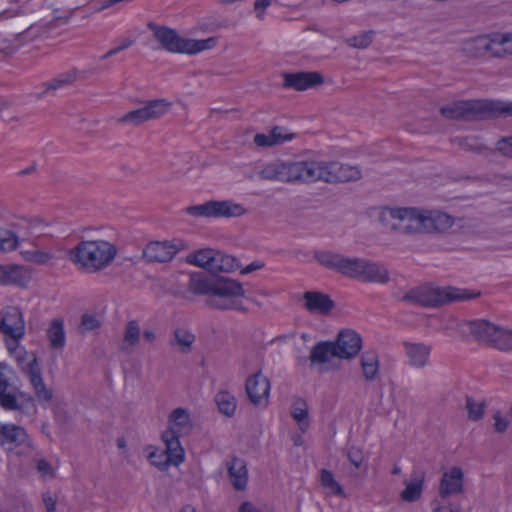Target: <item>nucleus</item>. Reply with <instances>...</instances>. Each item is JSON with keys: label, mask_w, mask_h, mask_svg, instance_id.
Returning a JSON list of instances; mask_svg holds the SVG:
<instances>
[{"label": "nucleus", "mask_w": 512, "mask_h": 512, "mask_svg": "<svg viewBox=\"0 0 512 512\" xmlns=\"http://www.w3.org/2000/svg\"><path fill=\"white\" fill-rule=\"evenodd\" d=\"M117 247L106 240H81L68 250V260L85 273H98L106 269L116 258Z\"/></svg>", "instance_id": "obj_1"}, {"label": "nucleus", "mask_w": 512, "mask_h": 512, "mask_svg": "<svg viewBox=\"0 0 512 512\" xmlns=\"http://www.w3.org/2000/svg\"><path fill=\"white\" fill-rule=\"evenodd\" d=\"M479 296L480 292L451 286H421L408 291L402 297V301L422 307H438L449 302L471 300Z\"/></svg>", "instance_id": "obj_2"}, {"label": "nucleus", "mask_w": 512, "mask_h": 512, "mask_svg": "<svg viewBox=\"0 0 512 512\" xmlns=\"http://www.w3.org/2000/svg\"><path fill=\"white\" fill-rule=\"evenodd\" d=\"M147 27L152 31L154 38L159 42L161 48L170 53L194 55L211 49L217 44L216 37L201 40L189 39L181 37L175 29L167 26H160L150 22Z\"/></svg>", "instance_id": "obj_3"}, {"label": "nucleus", "mask_w": 512, "mask_h": 512, "mask_svg": "<svg viewBox=\"0 0 512 512\" xmlns=\"http://www.w3.org/2000/svg\"><path fill=\"white\" fill-rule=\"evenodd\" d=\"M245 296L242 284L228 277L215 279L212 293L206 299V305L216 310H236L247 313L241 298Z\"/></svg>", "instance_id": "obj_4"}, {"label": "nucleus", "mask_w": 512, "mask_h": 512, "mask_svg": "<svg viewBox=\"0 0 512 512\" xmlns=\"http://www.w3.org/2000/svg\"><path fill=\"white\" fill-rule=\"evenodd\" d=\"M362 173L357 166L340 162L306 161V182L318 180L326 183H345L358 181Z\"/></svg>", "instance_id": "obj_5"}, {"label": "nucleus", "mask_w": 512, "mask_h": 512, "mask_svg": "<svg viewBox=\"0 0 512 512\" xmlns=\"http://www.w3.org/2000/svg\"><path fill=\"white\" fill-rule=\"evenodd\" d=\"M422 211L414 207L383 208L379 221L382 225L401 234L422 233Z\"/></svg>", "instance_id": "obj_6"}, {"label": "nucleus", "mask_w": 512, "mask_h": 512, "mask_svg": "<svg viewBox=\"0 0 512 512\" xmlns=\"http://www.w3.org/2000/svg\"><path fill=\"white\" fill-rule=\"evenodd\" d=\"M261 180L279 181L284 183L306 182V161L282 162L274 161L266 164L258 171Z\"/></svg>", "instance_id": "obj_7"}, {"label": "nucleus", "mask_w": 512, "mask_h": 512, "mask_svg": "<svg viewBox=\"0 0 512 512\" xmlns=\"http://www.w3.org/2000/svg\"><path fill=\"white\" fill-rule=\"evenodd\" d=\"M315 260L325 268L333 270L343 276L359 279L363 258H351L333 251H315Z\"/></svg>", "instance_id": "obj_8"}, {"label": "nucleus", "mask_w": 512, "mask_h": 512, "mask_svg": "<svg viewBox=\"0 0 512 512\" xmlns=\"http://www.w3.org/2000/svg\"><path fill=\"white\" fill-rule=\"evenodd\" d=\"M184 211L196 218H233L246 213L242 205L230 200H210L203 204L188 206Z\"/></svg>", "instance_id": "obj_9"}, {"label": "nucleus", "mask_w": 512, "mask_h": 512, "mask_svg": "<svg viewBox=\"0 0 512 512\" xmlns=\"http://www.w3.org/2000/svg\"><path fill=\"white\" fill-rule=\"evenodd\" d=\"M0 446L14 451L16 455H29L34 444L26 430L15 424H0Z\"/></svg>", "instance_id": "obj_10"}, {"label": "nucleus", "mask_w": 512, "mask_h": 512, "mask_svg": "<svg viewBox=\"0 0 512 512\" xmlns=\"http://www.w3.org/2000/svg\"><path fill=\"white\" fill-rule=\"evenodd\" d=\"M440 112L448 119H488L487 100L457 101L441 107Z\"/></svg>", "instance_id": "obj_11"}, {"label": "nucleus", "mask_w": 512, "mask_h": 512, "mask_svg": "<svg viewBox=\"0 0 512 512\" xmlns=\"http://www.w3.org/2000/svg\"><path fill=\"white\" fill-rule=\"evenodd\" d=\"M162 440L165 444V450L149 454L151 464L160 470L167 469L170 465L179 466L184 462L185 451L179 440L175 439L173 432H163Z\"/></svg>", "instance_id": "obj_12"}, {"label": "nucleus", "mask_w": 512, "mask_h": 512, "mask_svg": "<svg viewBox=\"0 0 512 512\" xmlns=\"http://www.w3.org/2000/svg\"><path fill=\"white\" fill-rule=\"evenodd\" d=\"M170 108L171 103L164 99L150 100L144 106L129 111L122 117L118 118V122L138 126L144 122L162 117L170 110Z\"/></svg>", "instance_id": "obj_13"}, {"label": "nucleus", "mask_w": 512, "mask_h": 512, "mask_svg": "<svg viewBox=\"0 0 512 512\" xmlns=\"http://www.w3.org/2000/svg\"><path fill=\"white\" fill-rule=\"evenodd\" d=\"M185 248L186 244L182 240L151 241L144 247L142 257L148 263H166Z\"/></svg>", "instance_id": "obj_14"}, {"label": "nucleus", "mask_w": 512, "mask_h": 512, "mask_svg": "<svg viewBox=\"0 0 512 512\" xmlns=\"http://www.w3.org/2000/svg\"><path fill=\"white\" fill-rule=\"evenodd\" d=\"M0 333L13 341H20L25 335V321L17 306H6L0 310Z\"/></svg>", "instance_id": "obj_15"}, {"label": "nucleus", "mask_w": 512, "mask_h": 512, "mask_svg": "<svg viewBox=\"0 0 512 512\" xmlns=\"http://www.w3.org/2000/svg\"><path fill=\"white\" fill-rule=\"evenodd\" d=\"M24 371L28 376L37 402L43 407L48 406L53 400L54 393L52 388L48 387L43 380L41 367L36 356L27 364Z\"/></svg>", "instance_id": "obj_16"}, {"label": "nucleus", "mask_w": 512, "mask_h": 512, "mask_svg": "<svg viewBox=\"0 0 512 512\" xmlns=\"http://www.w3.org/2000/svg\"><path fill=\"white\" fill-rule=\"evenodd\" d=\"M333 346L337 352V358L350 360L359 354L362 348V338L354 330H343L339 332Z\"/></svg>", "instance_id": "obj_17"}, {"label": "nucleus", "mask_w": 512, "mask_h": 512, "mask_svg": "<svg viewBox=\"0 0 512 512\" xmlns=\"http://www.w3.org/2000/svg\"><path fill=\"white\" fill-rule=\"evenodd\" d=\"M245 390L252 404L259 406L267 404L270 393V381L262 375L261 371L249 376L246 380Z\"/></svg>", "instance_id": "obj_18"}, {"label": "nucleus", "mask_w": 512, "mask_h": 512, "mask_svg": "<svg viewBox=\"0 0 512 512\" xmlns=\"http://www.w3.org/2000/svg\"><path fill=\"white\" fill-rule=\"evenodd\" d=\"M494 37L483 35L465 40L462 43L460 52L472 59L481 58L486 55L494 57Z\"/></svg>", "instance_id": "obj_19"}, {"label": "nucleus", "mask_w": 512, "mask_h": 512, "mask_svg": "<svg viewBox=\"0 0 512 512\" xmlns=\"http://www.w3.org/2000/svg\"><path fill=\"white\" fill-rule=\"evenodd\" d=\"M324 83V78L317 71L285 73L283 86L296 91H304Z\"/></svg>", "instance_id": "obj_20"}, {"label": "nucleus", "mask_w": 512, "mask_h": 512, "mask_svg": "<svg viewBox=\"0 0 512 512\" xmlns=\"http://www.w3.org/2000/svg\"><path fill=\"white\" fill-rule=\"evenodd\" d=\"M30 280L31 270L29 268L16 264H0V285L24 288L27 287Z\"/></svg>", "instance_id": "obj_21"}, {"label": "nucleus", "mask_w": 512, "mask_h": 512, "mask_svg": "<svg viewBox=\"0 0 512 512\" xmlns=\"http://www.w3.org/2000/svg\"><path fill=\"white\" fill-rule=\"evenodd\" d=\"M464 474L461 468L452 467L449 471L444 472L439 484V496L442 499L463 492Z\"/></svg>", "instance_id": "obj_22"}, {"label": "nucleus", "mask_w": 512, "mask_h": 512, "mask_svg": "<svg viewBox=\"0 0 512 512\" xmlns=\"http://www.w3.org/2000/svg\"><path fill=\"white\" fill-rule=\"evenodd\" d=\"M421 221L422 233H442L454 224L451 216L439 211H422Z\"/></svg>", "instance_id": "obj_23"}, {"label": "nucleus", "mask_w": 512, "mask_h": 512, "mask_svg": "<svg viewBox=\"0 0 512 512\" xmlns=\"http://www.w3.org/2000/svg\"><path fill=\"white\" fill-rule=\"evenodd\" d=\"M303 299L305 308L311 313L327 315L335 307L330 296L321 292L307 291L303 294Z\"/></svg>", "instance_id": "obj_24"}, {"label": "nucleus", "mask_w": 512, "mask_h": 512, "mask_svg": "<svg viewBox=\"0 0 512 512\" xmlns=\"http://www.w3.org/2000/svg\"><path fill=\"white\" fill-rule=\"evenodd\" d=\"M405 354L411 366L422 368L427 365L431 346L424 343L403 342Z\"/></svg>", "instance_id": "obj_25"}, {"label": "nucleus", "mask_w": 512, "mask_h": 512, "mask_svg": "<svg viewBox=\"0 0 512 512\" xmlns=\"http://www.w3.org/2000/svg\"><path fill=\"white\" fill-rule=\"evenodd\" d=\"M228 475L233 487L236 490H244L247 486L248 472L243 459L233 457L226 463Z\"/></svg>", "instance_id": "obj_26"}, {"label": "nucleus", "mask_w": 512, "mask_h": 512, "mask_svg": "<svg viewBox=\"0 0 512 512\" xmlns=\"http://www.w3.org/2000/svg\"><path fill=\"white\" fill-rule=\"evenodd\" d=\"M169 428L164 432H173L175 439L188 434L192 429V423L188 412L184 408H176L169 417Z\"/></svg>", "instance_id": "obj_27"}, {"label": "nucleus", "mask_w": 512, "mask_h": 512, "mask_svg": "<svg viewBox=\"0 0 512 512\" xmlns=\"http://www.w3.org/2000/svg\"><path fill=\"white\" fill-rule=\"evenodd\" d=\"M359 280L384 284L389 281V273L383 265L363 259Z\"/></svg>", "instance_id": "obj_28"}, {"label": "nucleus", "mask_w": 512, "mask_h": 512, "mask_svg": "<svg viewBox=\"0 0 512 512\" xmlns=\"http://www.w3.org/2000/svg\"><path fill=\"white\" fill-rule=\"evenodd\" d=\"M335 357L337 358V352L332 341L318 342L310 351V366L326 364Z\"/></svg>", "instance_id": "obj_29"}, {"label": "nucleus", "mask_w": 512, "mask_h": 512, "mask_svg": "<svg viewBox=\"0 0 512 512\" xmlns=\"http://www.w3.org/2000/svg\"><path fill=\"white\" fill-rule=\"evenodd\" d=\"M76 78L77 71L75 69L62 73L50 81L42 83L39 88L43 89L39 92H34L33 96L36 99H42L49 92L56 91L59 88L72 84Z\"/></svg>", "instance_id": "obj_30"}, {"label": "nucleus", "mask_w": 512, "mask_h": 512, "mask_svg": "<svg viewBox=\"0 0 512 512\" xmlns=\"http://www.w3.org/2000/svg\"><path fill=\"white\" fill-rule=\"evenodd\" d=\"M411 477L409 482H405L406 487L401 492V498L406 502H415L421 497L425 473L422 470H414Z\"/></svg>", "instance_id": "obj_31"}, {"label": "nucleus", "mask_w": 512, "mask_h": 512, "mask_svg": "<svg viewBox=\"0 0 512 512\" xmlns=\"http://www.w3.org/2000/svg\"><path fill=\"white\" fill-rule=\"evenodd\" d=\"M360 367L366 381L372 382L379 375L380 360L376 351H365L360 357Z\"/></svg>", "instance_id": "obj_32"}, {"label": "nucleus", "mask_w": 512, "mask_h": 512, "mask_svg": "<svg viewBox=\"0 0 512 512\" xmlns=\"http://www.w3.org/2000/svg\"><path fill=\"white\" fill-rule=\"evenodd\" d=\"M215 279L204 273H193L190 275L187 285L188 290L194 295H211Z\"/></svg>", "instance_id": "obj_33"}, {"label": "nucleus", "mask_w": 512, "mask_h": 512, "mask_svg": "<svg viewBox=\"0 0 512 512\" xmlns=\"http://www.w3.org/2000/svg\"><path fill=\"white\" fill-rule=\"evenodd\" d=\"M46 335L52 349L62 350L66 343L64 321L59 318L51 320Z\"/></svg>", "instance_id": "obj_34"}, {"label": "nucleus", "mask_w": 512, "mask_h": 512, "mask_svg": "<svg viewBox=\"0 0 512 512\" xmlns=\"http://www.w3.org/2000/svg\"><path fill=\"white\" fill-rule=\"evenodd\" d=\"M240 268V264L232 255L225 254L215 250L212 273L225 272L229 273Z\"/></svg>", "instance_id": "obj_35"}, {"label": "nucleus", "mask_w": 512, "mask_h": 512, "mask_svg": "<svg viewBox=\"0 0 512 512\" xmlns=\"http://www.w3.org/2000/svg\"><path fill=\"white\" fill-rule=\"evenodd\" d=\"M497 326L485 321L478 320L471 322L470 331L480 341L489 342L492 344Z\"/></svg>", "instance_id": "obj_36"}, {"label": "nucleus", "mask_w": 512, "mask_h": 512, "mask_svg": "<svg viewBox=\"0 0 512 512\" xmlns=\"http://www.w3.org/2000/svg\"><path fill=\"white\" fill-rule=\"evenodd\" d=\"M291 416L297 422L300 430L306 432L309 427L308 405L302 398H297L291 406Z\"/></svg>", "instance_id": "obj_37"}, {"label": "nucleus", "mask_w": 512, "mask_h": 512, "mask_svg": "<svg viewBox=\"0 0 512 512\" xmlns=\"http://www.w3.org/2000/svg\"><path fill=\"white\" fill-rule=\"evenodd\" d=\"M215 250L207 248L195 251L187 256V262L212 271Z\"/></svg>", "instance_id": "obj_38"}, {"label": "nucleus", "mask_w": 512, "mask_h": 512, "mask_svg": "<svg viewBox=\"0 0 512 512\" xmlns=\"http://www.w3.org/2000/svg\"><path fill=\"white\" fill-rule=\"evenodd\" d=\"M215 403L219 411L231 417L234 415L237 404L235 397L228 391H220L215 395Z\"/></svg>", "instance_id": "obj_39"}, {"label": "nucleus", "mask_w": 512, "mask_h": 512, "mask_svg": "<svg viewBox=\"0 0 512 512\" xmlns=\"http://www.w3.org/2000/svg\"><path fill=\"white\" fill-rule=\"evenodd\" d=\"M494 37V57H504L512 55V33H506L501 36Z\"/></svg>", "instance_id": "obj_40"}, {"label": "nucleus", "mask_w": 512, "mask_h": 512, "mask_svg": "<svg viewBox=\"0 0 512 512\" xmlns=\"http://www.w3.org/2000/svg\"><path fill=\"white\" fill-rule=\"evenodd\" d=\"M488 118H496L499 116H512V101H494L487 100Z\"/></svg>", "instance_id": "obj_41"}, {"label": "nucleus", "mask_w": 512, "mask_h": 512, "mask_svg": "<svg viewBox=\"0 0 512 512\" xmlns=\"http://www.w3.org/2000/svg\"><path fill=\"white\" fill-rule=\"evenodd\" d=\"M21 255L25 261L37 265H46L54 257L51 252L44 250H25L21 251Z\"/></svg>", "instance_id": "obj_42"}, {"label": "nucleus", "mask_w": 512, "mask_h": 512, "mask_svg": "<svg viewBox=\"0 0 512 512\" xmlns=\"http://www.w3.org/2000/svg\"><path fill=\"white\" fill-rule=\"evenodd\" d=\"M320 480L321 485L324 488L329 489L331 493L340 497H345V492L342 486L334 479L331 471L322 469L320 472Z\"/></svg>", "instance_id": "obj_43"}, {"label": "nucleus", "mask_w": 512, "mask_h": 512, "mask_svg": "<svg viewBox=\"0 0 512 512\" xmlns=\"http://www.w3.org/2000/svg\"><path fill=\"white\" fill-rule=\"evenodd\" d=\"M492 344L501 350L512 349V330H506L497 326Z\"/></svg>", "instance_id": "obj_44"}, {"label": "nucleus", "mask_w": 512, "mask_h": 512, "mask_svg": "<svg viewBox=\"0 0 512 512\" xmlns=\"http://www.w3.org/2000/svg\"><path fill=\"white\" fill-rule=\"evenodd\" d=\"M175 343L179 346L181 352L188 353L191 351V346L195 341V336L184 329H176L174 331Z\"/></svg>", "instance_id": "obj_45"}, {"label": "nucleus", "mask_w": 512, "mask_h": 512, "mask_svg": "<svg viewBox=\"0 0 512 512\" xmlns=\"http://www.w3.org/2000/svg\"><path fill=\"white\" fill-rule=\"evenodd\" d=\"M373 34V31H364L358 35L345 39V43L356 49H365L372 43Z\"/></svg>", "instance_id": "obj_46"}, {"label": "nucleus", "mask_w": 512, "mask_h": 512, "mask_svg": "<svg viewBox=\"0 0 512 512\" xmlns=\"http://www.w3.org/2000/svg\"><path fill=\"white\" fill-rule=\"evenodd\" d=\"M140 326L138 321L130 320L126 323L124 331V342L130 346H136L140 340Z\"/></svg>", "instance_id": "obj_47"}, {"label": "nucleus", "mask_w": 512, "mask_h": 512, "mask_svg": "<svg viewBox=\"0 0 512 512\" xmlns=\"http://www.w3.org/2000/svg\"><path fill=\"white\" fill-rule=\"evenodd\" d=\"M466 409L468 411V418L472 421H478L484 415L485 403L476 402L472 397L467 396Z\"/></svg>", "instance_id": "obj_48"}, {"label": "nucleus", "mask_w": 512, "mask_h": 512, "mask_svg": "<svg viewBox=\"0 0 512 512\" xmlns=\"http://www.w3.org/2000/svg\"><path fill=\"white\" fill-rule=\"evenodd\" d=\"M459 146L468 152L475 154H483L486 151H491L487 146L480 143L477 138H463L459 141Z\"/></svg>", "instance_id": "obj_49"}, {"label": "nucleus", "mask_w": 512, "mask_h": 512, "mask_svg": "<svg viewBox=\"0 0 512 512\" xmlns=\"http://www.w3.org/2000/svg\"><path fill=\"white\" fill-rule=\"evenodd\" d=\"M18 400H19L20 413L27 414V415H32V414L36 413L37 407H36L35 402L37 400L35 399L34 396L27 394V393L20 392Z\"/></svg>", "instance_id": "obj_50"}, {"label": "nucleus", "mask_w": 512, "mask_h": 512, "mask_svg": "<svg viewBox=\"0 0 512 512\" xmlns=\"http://www.w3.org/2000/svg\"><path fill=\"white\" fill-rule=\"evenodd\" d=\"M2 252H10L18 247V237L10 230H0Z\"/></svg>", "instance_id": "obj_51"}, {"label": "nucleus", "mask_w": 512, "mask_h": 512, "mask_svg": "<svg viewBox=\"0 0 512 512\" xmlns=\"http://www.w3.org/2000/svg\"><path fill=\"white\" fill-rule=\"evenodd\" d=\"M0 405L5 410L20 412L18 397L12 393L3 391L0 396Z\"/></svg>", "instance_id": "obj_52"}, {"label": "nucleus", "mask_w": 512, "mask_h": 512, "mask_svg": "<svg viewBox=\"0 0 512 512\" xmlns=\"http://www.w3.org/2000/svg\"><path fill=\"white\" fill-rule=\"evenodd\" d=\"M347 458L356 469L361 467L365 459L363 450L360 447L354 445L348 447Z\"/></svg>", "instance_id": "obj_53"}, {"label": "nucleus", "mask_w": 512, "mask_h": 512, "mask_svg": "<svg viewBox=\"0 0 512 512\" xmlns=\"http://www.w3.org/2000/svg\"><path fill=\"white\" fill-rule=\"evenodd\" d=\"M101 325L100 321L97 319L96 316L91 314H83L81 317V323L79 326V330L82 333L93 331L97 328H99Z\"/></svg>", "instance_id": "obj_54"}, {"label": "nucleus", "mask_w": 512, "mask_h": 512, "mask_svg": "<svg viewBox=\"0 0 512 512\" xmlns=\"http://www.w3.org/2000/svg\"><path fill=\"white\" fill-rule=\"evenodd\" d=\"M271 138L273 140L274 146L281 145L286 141H290L294 138L293 133H286L285 129L280 126H275L271 129Z\"/></svg>", "instance_id": "obj_55"}, {"label": "nucleus", "mask_w": 512, "mask_h": 512, "mask_svg": "<svg viewBox=\"0 0 512 512\" xmlns=\"http://www.w3.org/2000/svg\"><path fill=\"white\" fill-rule=\"evenodd\" d=\"M13 374V370L5 362H0V389L7 391L10 386V375Z\"/></svg>", "instance_id": "obj_56"}, {"label": "nucleus", "mask_w": 512, "mask_h": 512, "mask_svg": "<svg viewBox=\"0 0 512 512\" xmlns=\"http://www.w3.org/2000/svg\"><path fill=\"white\" fill-rule=\"evenodd\" d=\"M496 150L503 156L512 158V136L500 139L496 144Z\"/></svg>", "instance_id": "obj_57"}, {"label": "nucleus", "mask_w": 512, "mask_h": 512, "mask_svg": "<svg viewBox=\"0 0 512 512\" xmlns=\"http://www.w3.org/2000/svg\"><path fill=\"white\" fill-rule=\"evenodd\" d=\"M133 43H134V41L132 39L126 38L121 42V44L119 46L108 50L104 55H102L101 59L102 60L108 59V58L120 53L121 51L129 48Z\"/></svg>", "instance_id": "obj_58"}, {"label": "nucleus", "mask_w": 512, "mask_h": 512, "mask_svg": "<svg viewBox=\"0 0 512 512\" xmlns=\"http://www.w3.org/2000/svg\"><path fill=\"white\" fill-rule=\"evenodd\" d=\"M254 143L258 147H271V146H274L273 140L271 138V132L269 134L257 133L254 136Z\"/></svg>", "instance_id": "obj_59"}, {"label": "nucleus", "mask_w": 512, "mask_h": 512, "mask_svg": "<svg viewBox=\"0 0 512 512\" xmlns=\"http://www.w3.org/2000/svg\"><path fill=\"white\" fill-rule=\"evenodd\" d=\"M36 469L42 476H53L54 471L51 464L45 459H40L36 463Z\"/></svg>", "instance_id": "obj_60"}, {"label": "nucleus", "mask_w": 512, "mask_h": 512, "mask_svg": "<svg viewBox=\"0 0 512 512\" xmlns=\"http://www.w3.org/2000/svg\"><path fill=\"white\" fill-rule=\"evenodd\" d=\"M494 420V430L496 432L503 433L504 431H506L509 425V421L506 418H503L499 411L494 414Z\"/></svg>", "instance_id": "obj_61"}, {"label": "nucleus", "mask_w": 512, "mask_h": 512, "mask_svg": "<svg viewBox=\"0 0 512 512\" xmlns=\"http://www.w3.org/2000/svg\"><path fill=\"white\" fill-rule=\"evenodd\" d=\"M43 503L45 505L47 512H55L56 510V499L49 493H44L43 496Z\"/></svg>", "instance_id": "obj_62"}, {"label": "nucleus", "mask_w": 512, "mask_h": 512, "mask_svg": "<svg viewBox=\"0 0 512 512\" xmlns=\"http://www.w3.org/2000/svg\"><path fill=\"white\" fill-rule=\"evenodd\" d=\"M271 4V0H256L254 2V9L258 18H262L264 10Z\"/></svg>", "instance_id": "obj_63"}, {"label": "nucleus", "mask_w": 512, "mask_h": 512, "mask_svg": "<svg viewBox=\"0 0 512 512\" xmlns=\"http://www.w3.org/2000/svg\"><path fill=\"white\" fill-rule=\"evenodd\" d=\"M433 512H460V509L458 507H452L450 504L449 505L434 504Z\"/></svg>", "instance_id": "obj_64"}]
</instances>
